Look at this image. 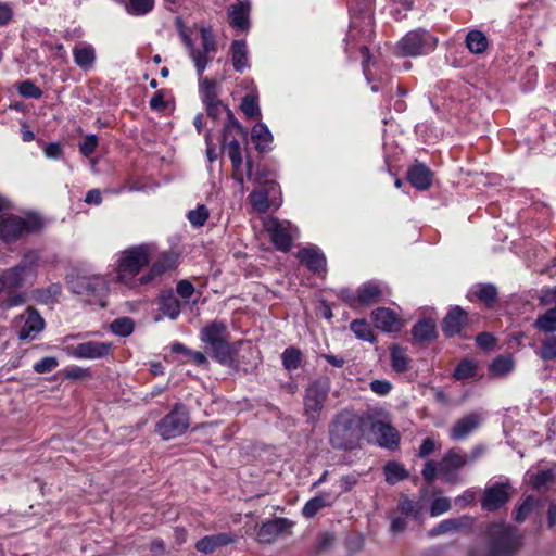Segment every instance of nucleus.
Segmentation results:
<instances>
[{
    "label": "nucleus",
    "mask_w": 556,
    "mask_h": 556,
    "mask_svg": "<svg viewBox=\"0 0 556 556\" xmlns=\"http://www.w3.org/2000/svg\"><path fill=\"white\" fill-rule=\"evenodd\" d=\"M514 365L511 356H498L492 362L490 371L496 377H503L514 369Z\"/></svg>",
    "instance_id": "obj_43"
},
{
    "label": "nucleus",
    "mask_w": 556,
    "mask_h": 556,
    "mask_svg": "<svg viewBox=\"0 0 556 556\" xmlns=\"http://www.w3.org/2000/svg\"><path fill=\"white\" fill-rule=\"evenodd\" d=\"M264 228L269 233L275 247L281 251H289L298 229L288 220H279L274 217L264 219Z\"/></svg>",
    "instance_id": "obj_12"
},
{
    "label": "nucleus",
    "mask_w": 556,
    "mask_h": 556,
    "mask_svg": "<svg viewBox=\"0 0 556 556\" xmlns=\"http://www.w3.org/2000/svg\"><path fill=\"white\" fill-rule=\"evenodd\" d=\"M176 262L177 258L173 253L161 254L153 263L150 271L140 277V285H148L165 271L173 269L176 266Z\"/></svg>",
    "instance_id": "obj_21"
},
{
    "label": "nucleus",
    "mask_w": 556,
    "mask_h": 556,
    "mask_svg": "<svg viewBox=\"0 0 556 556\" xmlns=\"http://www.w3.org/2000/svg\"><path fill=\"white\" fill-rule=\"evenodd\" d=\"M61 291L59 283H52L48 288L37 290L36 293L39 301L49 303L54 301L61 294Z\"/></svg>",
    "instance_id": "obj_51"
},
{
    "label": "nucleus",
    "mask_w": 556,
    "mask_h": 556,
    "mask_svg": "<svg viewBox=\"0 0 556 556\" xmlns=\"http://www.w3.org/2000/svg\"><path fill=\"white\" fill-rule=\"evenodd\" d=\"M189 427V415L181 404L157 422V432L164 440L175 439L186 432Z\"/></svg>",
    "instance_id": "obj_10"
},
{
    "label": "nucleus",
    "mask_w": 556,
    "mask_h": 556,
    "mask_svg": "<svg viewBox=\"0 0 556 556\" xmlns=\"http://www.w3.org/2000/svg\"><path fill=\"white\" fill-rule=\"evenodd\" d=\"M397 509L405 516L417 517L421 510V506L410 501L406 495H402L399 501Z\"/></svg>",
    "instance_id": "obj_50"
},
{
    "label": "nucleus",
    "mask_w": 556,
    "mask_h": 556,
    "mask_svg": "<svg viewBox=\"0 0 556 556\" xmlns=\"http://www.w3.org/2000/svg\"><path fill=\"white\" fill-rule=\"evenodd\" d=\"M243 136V130L239 124L232 123L228 125L223 132V149L226 150V148L229 147H240L237 138Z\"/></svg>",
    "instance_id": "obj_41"
},
{
    "label": "nucleus",
    "mask_w": 556,
    "mask_h": 556,
    "mask_svg": "<svg viewBox=\"0 0 556 556\" xmlns=\"http://www.w3.org/2000/svg\"><path fill=\"white\" fill-rule=\"evenodd\" d=\"M18 92L26 98L37 99L41 96V90L30 81H24L18 86Z\"/></svg>",
    "instance_id": "obj_58"
},
{
    "label": "nucleus",
    "mask_w": 556,
    "mask_h": 556,
    "mask_svg": "<svg viewBox=\"0 0 556 556\" xmlns=\"http://www.w3.org/2000/svg\"><path fill=\"white\" fill-rule=\"evenodd\" d=\"M350 329L356 336V338L372 342L375 336L372 333L370 325L365 319H355L350 324Z\"/></svg>",
    "instance_id": "obj_44"
},
{
    "label": "nucleus",
    "mask_w": 556,
    "mask_h": 556,
    "mask_svg": "<svg viewBox=\"0 0 556 556\" xmlns=\"http://www.w3.org/2000/svg\"><path fill=\"white\" fill-rule=\"evenodd\" d=\"M41 223L36 217L22 218L15 215L0 216V239L5 242H12L20 239L25 233L39 230Z\"/></svg>",
    "instance_id": "obj_9"
},
{
    "label": "nucleus",
    "mask_w": 556,
    "mask_h": 556,
    "mask_svg": "<svg viewBox=\"0 0 556 556\" xmlns=\"http://www.w3.org/2000/svg\"><path fill=\"white\" fill-rule=\"evenodd\" d=\"M281 358L286 369L294 370L301 364V352L294 348H288L283 351Z\"/></svg>",
    "instance_id": "obj_47"
},
{
    "label": "nucleus",
    "mask_w": 556,
    "mask_h": 556,
    "mask_svg": "<svg viewBox=\"0 0 556 556\" xmlns=\"http://www.w3.org/2000/svg\"><path fill=\"white\" fill-rule=\"evenodd\" d=\"M74 59L78 66L89 67L93 65L96 54L91 46H77L74 51Z\"/></svg>",
    "instance_id": "obj_37"
},
{
    "label": "nucleus",
    "mask_w": 556,
    "mask_h": 556,
    "mask_svg": "<svg viewBox=\"0 0 556 556\" xmlns=\"http://www.w3.org/2000/svg\"><path fill=\"white\" fill-rule=\"evenodd\" d=\"M233 541L235 536L228 532L206 535L197 542L195 548L200 553L211 554L218 547L231 544Z\"/></svg>",
    "instance_id": "obj_22"
},
{
    "label": "nucleus",
    "mask_w": 556,
    "mask_h": 556,
    "mask_svg": "<svg viewBox=\"0 0 556 556\" xmlns=\"http://www.w3.org/2000/svg\"><path fill=\"white\" fill-rule=\"evenodd\" d=\"M364 427L368 428L369 440L376 442L379 446L394 451L400 444V433L389 422L383 421L376 416L368 415L363 418Z\"/></svg>",
    "instance_id": "obj_8"
},
{
    "label": "nucleus",
    "mask_w": 556,
    "mask_h": 556,
    "mask_svg": "<svg viewBox=\"0 0 556 556\" xmlns=\"http://www.w3.org/2000/svg\"><path fill=\"white\" fill-rule=\"evenodd\" d=\"M412 333L416 341H430L435 337V325L430 320H421L414 326Z\"/></svg>",
    "instance_id": "obj_36"
},
{
    "label": "nucleus",
    "mask_w": 556,
    "mask_h": 556,
    "mask_svg": "<svg viewBox=\"0 0 556 556\" xmlns=\"http://www.w3.org/2000/svg\"><path fill=\"white\" fill-rule=\"evenodd\" d=\"M15 323L20 328L18 338L21 340L34 339L45 327L42 317L30 307L16 318Z\"/></svg>",
    "instance_id": "obj_15"
},
{
    "label": "nucleus",
    "mask_w": 556,
    "mask_h": 556,
    "mask_svg": "<svg viewBox=\"0 0 556 556\" xmlns=\"http://www.w3.org/2000/svg\"><path fill=\"white\" fill-rule=\"evenodd\" d=\"M266 190H254L249 197L251 205L260 213H264L268 210V191L275 188V182H266Z\"/></svg>",
    "instance_id": "obj_32"
},
{
    "label": "nucleus",
    "mask_w": 556,
    "mask_h": 556,
    "mask_svg": "<svg viewBox=\"0 0 556 556\" xmlns=\"http://www.w3.org/2000/svg\"><path fill=\"white\" fill-rule=\"evenodd\" d=\"M437 39L425 29L407 33L397 43L396 51L402 56H418L434 50Z\"/></svg>",
    "instance_id": "obj_7"
},
{
    "label": "nucleus",
    "mask_w": 556,
    "mask_h": 556,
    "mask_svg": "<svg viewBox=\"0 0 556 556\" xmlns=\"http://www.w3.org/2000/svg\"><path fill=\"white\" fill-rule=\"evenodd\" d=\"M251 139L257 151L265 152L270 150V146L273 143V135L265 124L256 123L253 126Z\"/></svg>",
    "instance_id": "obj_28"
},
{
    "label": "nucleus",
    "mask_w": 556,
    "mask_h": 556,
    "mask_svg": "<svg viewBox=\"0 0 556 556\" xmlns=\"http://www.w3.org/2000/svg\"><path fill=\"white\" fill-rule=\"evenodd\" d=\"M476 374V363L471 359H463L454 370V377L457 380H465L473 377Z\"/></svg>",
    "instance_id": "obj_48"
},
{
    "label": "nucleus",
    "mask_w": 556,
    "mask_h": 556,
    "mask_svg": "<svg viewBox=\"0 0 556 556\" xmlns=\"http://www.w3.org/2000/svg\"><path fill=\"white\" fill-rule=\"evenodd\" d=\"M160 311L170 319H176L180 314V303L170 292L163 294L160 300Z\"/></svg>",
    "instance_id": "obj_34"
},
{
    "label": "nucleus",
    "mask_w": 556,
    "mask_h": 556,
    "mask_svg": "<svg viewBox=\"0 0 556 556\" xmlns=\"http://www.w3.org/2000/svg\"><path fill=\"white\" fill-rule=\"evenodd\" d=\"M363 418L354 412H339L329 425V443L340 451H352L359 446L363 431Z\"/></svg>",
    "instance_id": "obj_1"
},
{
    "label": "nucleus",
    "mask_w": 556,
    "mask_h": 556,
    "mask_svg": "<svg viewBox=\"0 0 556 556\" xmlns=\"http://www.w3.org/2000/svg\"><path fill=\"white\" fill-rule=\"evenodd\" d=\"M384 476L386 481L389 484H395L396 482L407 478L408 473L401 464L396 462H389L384 466Z\"/></svg>",
    "instance_id": "obj_40"
},
{
    "label": "nucleus",
    "mask_w": 556,
    "mask_h": 556,
    "mask_svg": "<svg viewBox=\"0 0 556 556\" xmlns=\"http://www.w3.org/2000/svg\"><path fill=\"white\" fill-rule=\"evenodd\" d=\"M480 421L481 417L476 413L464 416L454 424L451 429V438L454 440L465 439L469 433L478 428Z\"/></svg>",
    "instance_id": "obj_25"
},
{
    "label": "nucleus",
    "mask_w": 556,
    "mask_h": 556,
    "mask_svg": "<svg viewBox=\"0 0 556 556\" xmlns=\"http://www.w3.org/2000/svg\"><path fill=\"white\" fill-rule=\"evenodd\" d=\"M241 110L250 118L256 117L260 114L257 101L250 94L242 99Z\"/></svg>",
    "instance_id": "obj_53"
},
{
    "label": "nucleus",
    "mask_w": 556,
    "mask_h": 556,
    "mask_svg": "<svg viewBox=\"0 0 556 556\" xmlns=\"http://www.w3.org/2000/svg\"><path fill=\"white\" fill-rule=\"evenodd\" d=\"M98 146V138L96 135H87L79 143V151L85 156H90Z\"/></svg>",
    "instance_id": "obj_57"
},
{
    "label": "nucleus",
    "mask_w": 556,
    "mask_h": 556,
    "mask_svg": "<svg viewBox=\"0 0 556 556\" xmlns=\"http://www.w3.org/2000/svg\"><path fill=\"white\" fill-rule=\"evenodd\" d=\"M208 218V210L205 205H198L188 213V220L193 227H202Z\"/></svg>",
    "instance_id": "obj_49"
},
{
    "label": "nucleus",
    "mask_w": 556,
    "mask_h": 556,
    "mask_svg": "<svg viewBox=\"0 0 556 556\" xmlns=\"http://www.w3.org/2000/svg\"><path fill=\"white\" fill-rule=\"evenodd\" d=\"M231 60L235 70L250 67L248 48L244 40H233L231 43Z\"/></svg>",
    "instance_id": "obj_30"
},
{
    "label": "nucleus",
    "mask_w": 556,
    "mask_h": 556,
    "mask_svg": "<svg viewBox=\"0 0 556 556\" xmlns=\"http://www.w3.org/2000/svg\"><path fill=\"white\" fill-rule=\"evenodd\" d=\"M540 356L544 361L556 359V336H551L543 341Z\"/></svg>",
    "instance_id": "obj_52"
},
{
    "label": "nucleus",
    "mask_w": 556,
    "mask_h": 556,
    "mask_svg": "<svg viewBox=\"0 0 556 556\" xmlns=\"http://www.w3.org/2000/svg\"><path fill=\"white\" fill-rule=\"evenodd\" d=\"M451 509V501L447 497H438L434 498L431 507L430 514L431 516L442 515Z\"/></svg>",
    "instance_id": "obj_56"
},
{
    "label": "nucleus",
    "mask_w": 556,
    "mask_h": 556,
    "mask_svg": "<svg viewBox=\"0 0 556 556\" xmlns=\"http://www.w3.org/2000/svg\"><path fill=\"white\" fill-rule=\"evenodd\" d=\"M179 35L184 45L188 48L190 56L193 60L197 70H205L210 61L217 52V41L214 30L210 26H201L199 28V37L201 41V49L194 47L187 29L184 27L180 18L177 20Z\"/></svg>",
    "instance_id": "obj_4"
},
{
    "label": "nucleus",
    "mask_w": 556,
    "mask_h": 556,
    "mask_svg": "<svg viewBox=\"0 0 556 556\" xmlns=\"http://www.w3.org/2000/svg\"><path fill=\"white\" fill-rule=\"evenodd\" d=\"M371 318L375 327L384 332H397L403 324L397 315L390 308L379 307L371 312Z\"/></svg>",
    "instance_id": "obj_19"
},
{
    "label": "nucleus",
    "mask_w": 556,
    "mask_h": 556,
    "mask_svg": "<svg viewBox=\"0 0 556 556\" xmlns=\"http://www.w3.org/2000/svg\"><path fill=\"white\" fill-rule=\"evenodd\" d=\"M478 345L484 350H491L495 345V339L491 333L482 332L476 339Z\"/></svg>",
    "instance_id": "obj_64"
},
{
    "label": "nucleus",
    "mask_w": 556,
    "mask_h": 556,
    "mask_svg": "<svg viewBox=\"0 0 556 556\" xmlns=\"http://www.w3.org/2000/svg\"><path fill=\"white\" fill-rule=\"evenodd\" d=\"M534 327L544 333H551L556 331V307L547 309L544 314L540 315Z\"/></svg>",
    "instance_id": "obj_35"
},
{
    "label": "nucleus",
    "mask_w": 556,
    "mask_h": 556,
    "mask_svg": "<svg viewBox=\"0 0 556 556\" xmlns=\"http://www.w3.org/2000/svg\"><path fill=\"white\" fill-rule=\"evenodd\" d=\"M177 293L184 299H190L194 292L192 283L188 280H180L176 287Z\"/></svg>",
    "instance_id": "obj_62"
},
{
    "label": "nucleus",
    "mask_w": 556,
    "mask_h": 556,
    "mask_svg": "<svg viewBox=\"0 0 556 556\" xmlns=\"http://www.w3.org/2000/svg\"><path fill=\"white\" fill-rule=\"evenodd\" d=\"M13 17L12 7L7 2H0V26L8 25Z\"/></svg>",
    "instance_id": "obj_63"
},
{
    "label": "nucleus",
    "mask_w": 556,
    "mask_h": 556,
    "mask_svg": "<svg viewBox=\"0 0 556 556\" xmlns=\"http://www.w3.org/2000/svg\"><path fill=\"white\" fill-rule=\"evenodd\" d=\"M219 84L215 79H210L207 77H200L199 79V90L202 98V101H213L218 99L219 94Z\"/></svg>",
    "instance_id": "obj_33"
},
{
    "label": "nucleus",
    "mask_w": 556,
    "mask_h": 556,
    "mask_svg": "<svg viewBox=\"0 0 556 556\" xmlns=\"http://www.w3.org/2000/svg\"><path fill=\"white\" fill-rule=\"evenodd\" d=\"M467 321L466 312L459 306L453 307L442 323V330L447 337H453L460 332Z\"/></svg>",
    "instance_id": "obj_24"
},
{
    "label": "nucleus",
    "mask_w": 556,
    "mask_h": 556,
    "mask_svg": "<svg viewBox=\"0 0 556 556\" xmlns=\"http://www.w3.org/2000/svg\"><path fill=\"white\" fill-rule=\"evenodd\" d=\"M438 471H440V464L428 460L422 469V477L428 483H431L435 480Z\"/></svg>",
    "instance_id": "obj_59"
},
{
    "label": "nucleus",
    "mask_w": 556,
    "mask_h": 556,
    "mask_svg": "<svg viewBox=\"0 0 556 556\" xmlns=\"http://www.w3.org/2000/svg\"><path fill=\"white\" fill-rule=\"evenodd\" d=\"M329 495L319 494L309 501L306 502L302 509V514L306 518H313L320 509L330 505V501H328Z\"/></svg>",
    "instance_id": "obj_38"
},
{
    "label": "nucleus",
    "mask_w": 556,
    "mask_h": 556,
    "mask_svg": "<svg viewBox=\"0 0 556 556\" xmlns=\"http://www.w3.org/2000/svg\"><path fill=\"white\" fill-rule=\"evenodd\" d=\"M152 253V247L141 244L122 252L116 263V280L129 287L140 283V278L136 279L142 267L148 265Z\"/></svg>",
    "instance_id": "obj_3"
},
{
    "label": "nucleus",
    "mask_w": 556,
    "mask_h": 556,
    "mask_svg": "<svg viewBox=\"0 0 556 556\" xmlns=\"http://www.w3.org/2000/svg\"><path fill=\"white\" fill-rule=\"evenodd\" d=\"M154 0H127L125 10L128 14L143 16L154 8Z\"/></svg>",
    "instance_id": "obj_39"
},
{
    "label": "nucleus",
    "mask_w": 556,
    "mask_h": 556,
    "mask_svg": "<svg viewBox=\"0 0 556 556\" xmlns=\"http://www.w3.org/2000/svg\"><path fill=\"white\" fill-rule=\"evenodd\" d=\"M39 264V255L35 251L25 253L21 262L4 270L1 275L8 289H18L26 281H34L37 277V268Z\"/></svg>",
    "instance_id": "obj_6"
},
{
    "label": "nucleus",
    "mask_w": 556,
    "mask_h": 556,
    "mask_svg": "<svg viewBox=\"0 0 556 556\" xmlns=\"http://www.w3.org/2000/svg\"><path fill=\"white\" fill-rule=\"evenodd\" d=\"M328 393L329 384L326 381L316 380L306 388L303 401L308 421L316 422L319 419Z\"/></svg>",
    "instance_id": "obj_11"
},
{
    "label": "nucleus",
    "mask_w": 556,
    "mask_h": 556,
    "mask_svg": "<svg viewBox=\"0 0 556 556\" xmlns=\"http://www.w3.org/2000/svg\"><path fill=\"white\" fill-rule=\"evenodd\" d=\"M466 47L472 53H483L489 46L486 36L478 29H472L466 35Z\"/></svg>",
    "instance_id": "obj_31"
},
{
    "label": "nucleus",
    "mask_w": 556,
    "mask_h": 556,
    "mask_svg": "<svg viewBox=\"0 0 556 556\" xmlns=\"http://www.w3.org/2000/svg\"><path fill=\"white\" fill-rule=\"evenodd\" d=\"M382 295V291L376 283H365L358 289V307L369 306L377 303Z\"/></svg>",
    "instance_id": "obj_29"
},
{
    "label": "nucleus",
    "mask_w": 556,
    "mask_h": 556,
    "mask_svg": "<svg viewBox=\"0 0 556 556\" xmlns=\"http://www.w3.org/2000/svg\"><path fill=\"white\" fill-rule=\"evenodd\" d=\"M391 365L395 371L403 372L408 369L409 359L404 349L393 345L390 351Z\"/></svg>",
    "instance_id": "obj_42"
},
{
    "label": "nucleus",
    "mask_w": 556,
    "mask_h": 556,
    "mask_svg": "<svg viewBox=\"0 0 556 556\" xmlns=\"http://www.w3.org/2000/svg\"><path fill=\"white\" fill-rule=\"evenodd\" d=\"M497 290L493 285H484L479 287V290L477 291V296L481 302H484L485 304L490 305L493 303L496 299Z\"/></svg>",
    "instance_id": "obj_54"
},
{
    "label": "nucleus",
    "mask_w": 556,
    "mask_h": 556,
    "mask_svg": "<svg viewBox=\"0 0 556 556\" xmlns=\"http://www.w3.org/2000/svg\"><path fill=\"white\" fill-rule=\"evenodd\" d=\"M200 338L211 350L213 357L226 364L231 359L229 332L223 321H212L201 329Z\"/></svg>",
    "instance_id": "obj_5"
},
{
    "label": "nucleus",
    "mask_w": 556,
    "mask_h": 556,
    "mask_svg": "<svg viewBox=\"0 0 556 556\" xmlns=\"http://www.w3.org/2000/svg\"><path fill=\"white\" fill-rule=\"evenodd\" d=\"M298 257L309 270L319 275L326 271V258L317 249L304 248L299 251Z\"/></svg>",
    "instance_id": "obj_23"
},
{
    "label": "nucleus",
    "mask_w": 556,
    "mask_h": 556,
    "mask_svg": "<svg viewBox=\"0 0 556 556\" xmlns=\"http://www.w3.org/2000/svg\"><path fill=\"white\" fill-rule=\"evenodd\" d=\"M64 352L78 359H98L109 356L112 353L111 342L86 341L79 344H67Z\"/></svg>",
    "instance_id": "obj_13"
},
{
    "label": "nucleus",
    "mask_w": 556,
    "mask_h": 556,
    "mask_svg": "<svg viewBox=\"0 0 556 556\" xmlns=\"http://www.w3.org/2000/svg\"><path fill=\"white\" fill-rule=\"evenodd\" d=\"M64 376L67 379H80V378L89 377L90 374H89L88 369H84L78 366H72V367H67L64 370Z\"/></svg>",
    "instance_id": "obj_61"
},
{
    "label": "nucleus",
    "mask_w": 556,
    "mask_h": 556,
    "mask_svg": "<svg viewBox=\"0 0 556 556\" xmlns=\"http://www.w3.org/2000/svg\"><path fill=\"white\" fill-rule=\"evenodd\" d=\"M520 544L516 529L504 523H493L488 529L485 549H472L470 556H511Z\"/></svg>",
    "instance_id": "obj_2"
},
{
    "label": "nucleus",
    "mask_w": 556,
    "mask_h": 556,
    "mask_svg": "<svg viewBox=\"0 0 556 556\" xmlns=\"http://www.w3.org/2000/svg\"><path fill=\"white\" fill-rule=\"evenodd\" d=\"M509 497V485L507 483H495L485 489L481 506L484 510L494 511L504 505Z\"/></svg>",
    "instance_id": "obj_18"
},
{
    "label": "nucleus",
    "mask_w": 556,
    "mask_h": 556,
    "mask_svg": "<svg viewBox=\"0 0 556 556\" xmlns=\"http://www.w3.org/2000/svg\"><path fill=\"white\" fill-rule=\"evenodd\" d=\"M59 365V362L53 356H48L41 358L39 362H37L34 365V370L38 374H46L52 371L54 368H56Z\"/></svg>",
    "instance_id": "obj_55"
},
{
    "label": "nucleus",
    "mask_w": 556,
    "mask_h": 556,
    "mask_svg": "<svg viewBox=\"0 0 556 556\" xmlns=\"http://www.w3.org/2000/svg\"><path fill=\"white\" fill-rule=\"evenodd\" d=\"M556 471L553 468L539 470L536 473L531 476V483L533 488L541 489L548 486L555 479Z\"/></svg>",
    "instance_id": "obj_45"
},
{
    "label": "nucleus",
    "mask_w": 556,
    "mask_h": 556,
    "mask_svg": "<svg viewBox=\"0 0 556 556\" xmlns=\"http://www.w3.org/2000/svg\"><path fill=\"white\" fill-rule=\"evenodd\" d=\"M473 522V519L469 516H462L459 518H451L442 521L437 527L430 530V536H438L444 533H448L452 531H457L463 528L470 527Z\"/></svg>",
    "instance_id": "obj_26"
},
{
    "label": "nucleus",
    "mask_w": 556,
    "mask_h": 556,
    "mask_svg": "<svg viewBox=\"0 0 556 556\" xmlns=\"http://www.w3.org/2000/svg\"><path fill=\"white\" fill-rule=\"evenodd\" d=\"M292 523L286 518H275L263 522L257 531V541L260 543L271 544L282 533L291 528Z\"/></svg>",
    "instance_id": "obj_17"
},
{
    "label": "nucleus",
    "mask_w": 556,
    "mask_h": 556,
    "mask_svg": "<svg viewBox=\"0 0 556 556\" xmlns=\"http://www.w3.org/2000/svg\"><path fill=\"white\" fill-rule=\"evenodd\" d=\"M392 389L388 380H374L370 382V390L378 395H387Z\"/></svg>",
    "instance_id": "obj_60"
},
{
    "label": "nucleus",
    "mask_w": 556,
    "mask_h": 556,
    "mask_svg": "<svg viewBox=\"0 0 556 556\" xmlns=\"http://www.w3.org/2000/svg\"><path fill=\"white\" fill-rule=\"evenodd\" d=\"M408 181L419 190H427L431 185V173L422 164L412 166L407 172Z\"/></svg>",
    "instance_id": "obj_27"
},
{
    "label": "nucleus",
    "mask_w": 556,
    "mask_h": 556,
    "mask_svg": "<svg viewBox=\"0 0 556 556\" xmlns=\"http://www.w3.org/2000/svg\"><path fill=\"white\" fill-rule=\"evenodd\" d=\"M467 457L454 450L445 454L440 463V472L442 477L448 481H455L456 472L466 465Z\"/></svg>",
    "instance_id": "obj_20"
},
{
    "label": "nucleus",
    "mask_w": 556,
    "mask_h": 556,
    "mask_svg": "<svg viewBox=\"0 0 556 556\" xmlns=\"http://www.w3.org/2000/svg\"><path fill=\"white\" fill-rule=\"evenodd\" d=\"M71 290L83 296H99L106 292L108 281L100 275L76 276L70 280Z\"/></svg>",
    "instance_id": "obj_14"
},
{
    "label": "nucleus",
    "mask_w": 556,
    "mask_h": 556,
    "mask_svg": "<svg viewBox=\"0 0 556 556\" xmlns=\"http://www.w3.org/2000/svg\"><path fill=\"white\" fill-rule=\"evenodd\" d=\"M111 331L121 337H127L134 331V321L128 317L117 318L110 325Z\"/></svg>",
    "instance_id": "obj_46"
},
{
    "label": "nucleus",
    "mask_w": 556,
    "mask_h": 556,
    "mask_svg": "<svg viewBox=\"0 0 556 556\" xmlns=\"http://www.w3.org/2000/svg\"><path fill=\"white\" fill-rule=\"evenodd\" d=\"M250 1H239L230 4L227 8V15L229 25L239 33H248L251 26L250 23Z\"/></svg>",
    "instance_id": "obj_16"
}]
</instances>
